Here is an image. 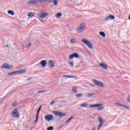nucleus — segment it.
I'll list each match as a JSON object with an SVG mask.
<instances>
[{
    "mask_svg": "<svg viewBox=\"0 0 130 130\" xmlns=\"http://www.w3.org/2000/svg\"><path fill=\"white\" fill-rule=\"evenodd\" d=\"M86 24L85 23H81L79 26L77 28L76 30L78 33H82L84 32L85 30H86Z\"/></svg>",
    "mask_w": 130,
    "mask_h": 130,
    "instance_id": "obj_1",
    "label": "nucleus"
},
{
    "mask_svg": "<svg viewBox=\"0 0 130 130\" xmlns=\"http://www.w3.org/2000/svg\"><path fill=\"white\" fill-rule=\"evenodd\" d=\"M103 105H102V104H96L90 105L89 106V107H92L93 108H96V107H97L98 110H103L104 107H103Z\"/></svg>",
    "mask_w": 130,
    "mask_h": 130,
    "instance_id": "obj_2",
    "label": "nucleus"
},
{
    "mask_svg": "<svg viewBox=\"0 0 130 130\" xmlns=\"http://www.w3.org/2000/svg\"><path fill=\"white\" fill-rule=\"evenodd\" d=\"M92 82L94 83V85L98 87H100V88L104 87V84H103V82L101 81H98L96 79H93Z\"/></svg>",
    "mask_w": 130,
    "mask_h": 130,
    "instance_id": "obj_3",
    "label": "nucleus"
},
{
    "mask_svg": "<svg viewBox=\"0 0 130 130\" xmlns=\"http://www.w3.org/2000/svg\"><path fill=\"white\" fill-rule=\"evenodd\" d=\"M53 114H54V115H55V116H58L59 117H60V118H62L63 116H66V113H63L58 111H53Z\"/></svg>",
    "mask_w": 130,
    "mask_h": 130,
    "instance_id": "obj_4",
    "label": "nucleus"
},
{
    "mask_svg": "<svg viewBox=\"0 0 130 130\" xmlns=\"http://www.w3.org/2000/svg\"><path fill=\"white\" fill-rule=\"evenodd\" d=\"M27 71L25 70L22 69L19 71L13 72L12 73H8V76H12L13 75H16V74H25Z\"/></svg>",
    "mask_w": 130,
    "mask_h": 130,
    "instance_id": "obj_5",
    "label": "nucleus"
},
{
    "mask_svg": "<svg viewBox=\"0 0 130 130\" xmlns=\"http://www.w3.org/2000/svg\"><path fill=\"white\" fill-rule=\"evenodd\" d=\"M11 113L12 116V117H14V118H19V117H20V114L17 109H15Z\"/></svg>",
    "mask_w": 130,
    "mask_h": 130,
    "instance_id": "obj_6",
    "label": "nucleus"
},
{
    "mask_svg": "<svg viewBox=\"0 0 130 130\" xmlns=\"http://www.w3.org/2000/svg\"><path fill=\"white\" fill-rule=\"evenodd\" d=\"M82 42H83V43H84V44L87 45V46L88 47H89L90 48V49H92V48H93V45L88 40H87L85 39H83L82 40Z\"/></svg>",
    "mask_w": 130,
    "mask_h": 130,
    "instance_id": "obj_7",
    "label": "nucleus"
},
{
    "mask_svg": "<svg viewBox=\"0 0 130 130\" xmlns=\"http://www.w3.org/2000/svg\"><path fill=\"white\" fill-rule=\"evenodd\" d=\"M45 119L46 121H50L53 120V115H47L45 116Z\"/></svg>",
    "mask_w": 130,
    "mask_h": 130,
    "instance_id": "obj_8",
    "label": "nucleus"
},
{
    "mask_svg": "<svg viewBox=\"0 0 130 130\" xmlns=\"http://www.w3.org/2000/svg\"><path fill=\"white\" fill-rule=\"evenodd\" d=\"M47 16H48V13H47L46 12L40 13L39 14V17H40V18H41V19H44V18H46V17H47Z\"/></svg>",
    "mask_w": 130,
    "mask_h": 130,
    "instance_id": "obj_9",
    "label": "nucleus"
},
{
    "mask_svg": "<svg viewBox=\"0 0 130 130\" xmlns=\"http://www.w3.org/2000/svg\"><path fill=\"white\" fill-rule=\"evenodd\" d=\"M41 0H33V1H30L28 2V4L29 5H36L38 3H40V4L41 3Z\"/></svg>",
    "mask_w": 130,
    "mask_h": 130,
    "instance_id": "obj_10",
    "label": "nucleus"
},
{
    "mask_svg": "<svg viewBox=\"0 0 130 130\" xmlns=\"http://www.w3.org/2000/svg\"><path fill=\"white\" fill-rule=\"evenodd\" d=\"M115 105L117 106H120V107H122L123 108H124L125 109H127V110H129V108H128V107H127V106L122 105L119 103H116Z\"/></svg>",
    "mask_w": 130,
    "mask_h": 130,
    "instance_id": "obj_11",
    "label": "nucleus"
},
{
    "mask_svg": "<svg viewBox=\"0 0 130 130\" xmlns=\"http://www.w3.org/2000/svg\"><path fill=\"white\" fill-rule=\"evenodd\" d=\"M1 68L2 69H5L6 70H10L13 68V66H11L9 64L4 63Z\"/></svg>",
    "mask_w": 130,
    "mask_h": 130,
    "instance_id": "obj_12",
    "label": "nucleus"
},
{
    "mask_svg": "<svg viewBox=\"0 0 130 130\" xmlns=\"http://www.w3.org/2000/svg\"><path fill=\"white\" fill-rule=\"evenodd\" d=\"M99 66L102 69H103V70H107V68H108V65L104 63H100Z\"/></svg>",
    "mask_w": 130,
    "mask_h": 130,
    "instance_id": "obj_13",
    "label": "nucleus"
},
{
    "mask_svg": "<svg viewBox=\"0 0 130 130\" xmlns=\"http://www.w3.org/2000/svg\"><path fill=\"white\" fill-rule=\"evenodd\" d=\"M110 20H114V16L110 15V16L106 17V18L105 19V21L106 22H107Z\"/></svg>",
    "mask_w": 130,
    "mask_h": 130,
    "instance_id": "obj_14",
    "label": "nucleus"
},
{
    "mask_svg": "<svg viewBox=\"0 0 130 130\" xmlns=\"http://www.w3.org/2000/svg\"><path fill=\"white\" fill-rule=\"evenodd\" d=\"M47 62H46V60H43L41 61L40 62V64L43 67V68H44L45 67H46V64Z\"/></svg>",
    "mask_w": 130,
    "mask_h": 130,
    "instance_id": "obj_15",
    "label": "nucleus"
},
{
    "mask_svg": "<svg viewBox=\"0 0 130 130\" xmlns=\"http://www.w3.org/2000/svg\"><path fill=\"white\" fill-rule=\"evenodd\" d=\"M48 66L50 67V68H54V62L51 60H50L49 61Z\"/></svg>",
    "mask_w": 130,
    "mask_h": 130,
    "instance_id": "obj_16",
    "label": "nucleus"
},
{
    "mask_svg": "<svg viewBox=\"0 0 130 130\" xmlns=\"http://www.w3.org/2000/svg\"><path fill=\"white\" fill-rule=\"evenodd\" d=\"M98 120H99L100 123L103 124V123H104V122H105V120H103L102 117H99Z\"/></svg>",
    "mask_w": 130,
    "mask_h": 130,
    "instance_id": "obj_17",
    "label": "nucleus"
},
{
    "mask_svg": "<svg viewBox=\"0 0 130 130\" xmlns=\"http://www.w3.org/2000/svg\"><path fill=\"white\" fill-rule=\"evenodd\" d=\"M46 2H49L50 4H51V3H52V2H53V0H41V3L42 4V3H46Z\"/></svg>",
    "mask_w": 130,
    "mask_h": 130,
    "instance_id": "obj_18",
    "label": "nucleus"
},
{
    "mask_svg": "<svg viewBox=\"0 0 130 130\" xmlns=\"http://www.w3.org/2000/svg\"><path fill=\"white\" fill-rule=\"evenodd\" d=\"M8 14H9V15H11V16H14L15 15V13H14L13 11H11V10H8Z\"/></svg>",
    "mask_w": 130,
    "mask_h": 130,
    "instance_id": "obj_19",
    "label": "nucleus"
},
{
    "mask_svg": "<svg viewBox=\"0 0 130 130\" xmlns=\"http://www.w3.org/2000/svg\"><path fill=\"white\" fill-rule=\"evenodd\" d=\"M100 35H101V36H102V37H104V38L106 37V35L105 34V32L103 31H100Z\"/></svg>",
    "mask_w": 130,
    "mask_h": 130,
    "instance_id": "obj_20",
    "label": "nucleus"
},
{
    "mask_svg": "<svg viewBox=\"0 0 130 130\" xmlns=\"http://www.w3.org/2000/svg\"><path fill=\"white\" fill-rule=\"evenodd\" d=\"M73 56L75 58H80V56H79V54L77 53H74L73 54Z\"/></svg>",
    "mask_w": 130,
    "mask_h": 130,
    "instance_id": "obj_21",
    "label": "nucleus"
},
{
    "mask_svg": "<svg viewBox=\"0 0 130 130\" xmlns=\"http://www.w3.org/2000/svg\"><path fill=\"white\" fill-rule=\"evenodd\" d=\"M72 91L73 93H78V91H77V87L73 86L72 88Z\"/></svg>",
    "mask_w": 130,
    "mask_h": 130,
    "instance_id": "obj_22",
    "label": "nucleus"
},
{
    "mask_svg": "<svg viewBox=\"0 0 130 130\" xmlns=\"http://www.w3.org/2000/svg\"><path fill=\"white\" fill-rule=\"evenodd\" d=\"M81 107H88L87 103H83L80 105Z\"/></svg>",
    "mask_w": 130,
    "mask_h": 130,
    "instance_id": "obj_23",
    "label": "nucleus"
},
{
    "mask_svg": "<svg viewBox=\"0 0 130 130\" xmlns=\"http://www.w3.org/2000/svg\"><path fill=\"white\" fill-rule=\"evenodd\" d=\"M27 16L29 17H34V14L32 12H29L27 14Z\"/></svg>",
    "mask_w": 130,
    "mask_h": 130,
    "instance_id": "obj_24",
    "label": "nucleus"
},
{
    "mask_svg": "<svg viewBox=\"0 0 130 130\" xmlns=\"http://www.w3.org/2000/svg\"><path fill=\"white\" fill-rule=\"evenodd\" d=\"M64 78H76V77L74 76H71V75H64L63 76Z\"/></svg>",
    "mask_w": 130,
    "mask_h": 130,
    "instance_id": "obj_25",
    "label": "nucleus"
},
{
    "mask_svg": "<svg viewBox=\"0 0 130 130\" xmlns=\"http://www.w3.org/2000/svg\"><path fill=\"white\" fill-rule=\"evenodd\" d=\"M61 16H62V14H61V13H57L56 15V17L57 19H59L60 17H61Z\"/></svg>",
    "mask_w": 130,
    "mask_h": 130,
    "instance_id": "obj_26",
    "label": "nucleus"
},
{
    "mask_svg": "<svg viewBox=\"0 0 130 130\" xmlns=\"http://www.w3.org/2000/svg\"><path fill=\"white\" fill-rule=\"evenodd\" d=\"M31 43L26 44L23 46V47H31Z\"/></svg>",
    "mask_w": 130,
    "mask_h": 130,
    "instance_id": "obj_27",
    "label": "nucleus"
},
{
    "mask_svg": "<svg viewBox=\"0 0 130 130\" xmlns=\"http://www.w3.org/2000/svg\"><path fill=\"white\" fill-rule=\"evenodd\" d=\"M93 95H95V93H89L87 95V96L88 98L93 97Z\"/></svg>",
    "mask_w": 130,
    "mask_h": 130,
    "instance_id": "obj_28",
    "label": "nucleus"
},
{
    "mask_svg": "<svg viewBox=\"0 0 130 130\" xmlns=\"http://www.w3.org/2000/svg\"><path fill=\"white\" fill-rule=\"evenodd\" d=\"M82 96H83V93H79L78 94H76V97H77V98H80L82 97Z\"/></svg>",
    "mask_w": 130,
    "mask_h": 130,
    "instance_id": "obj_29",
    "label": "nucleus"
},
{
    "mask_svg": "<svg viewBox=\"0 0 130 130\" xmlns=\"http://www.w3.org/2000/svg\"><path fill=\"white\" fill-rule=\"evenodd\" d=\"M73 118H74V117H70L69 119H68L67 121H66V123H68L69 121H71V120L73 119Z\"/></svg>",
    "mask_w": 130,
    "mask_h": 130,
    "instance_id": "obj_30",
    "label": "nucleus"
},
{
    "mask_svg": "<svg viewBox=\"0 0 130 130\" xmlns=\"http://www.w3.org/2000/svg\"><path fill=\"white\" fill-rule=\"evenodd\" d=\"M102 125H103V124L100 123V124L98 126V129H100V128L102 127Z\"/></svg>",
    "mask_w": 130,
    "mask_h": 130,
    "instance_id": "obj_31",
    "label": "nucleus"
},
{
    "mask_svg": "<svg viewBox=\"0 0 130 130\" xmlns=\"http://www.w3.org/2000/svg\"><path fill=\"white\" fill-rule=\"evenodd\" d=\"M47 130H53V126H50L47 128Z\"/></svg>",
    "mask_w": 130,
    "mask_h": 130,
    "instance_id": "obj_32",
    "label": "nucleus"
},
{
    "mask_svg": "<svg viewBox=\"0 0 130 130\" xmlns=\"http://www.w3.org/2000/svg\"><path fill=\"white\" fill-rule=\"evenodd\" d=\"M73 58H74V55H73V54H71L69 56V59H73Z\"/></svg>",
    "mask_w": 130,
    "mask_h": 130,
    "instance_id": "obj_33",
    "label": "nucleus"
},
{
    "mask_svg": "<svg viewBox=\"0 0 130 130\" xmlns=\"http://www.w3.org/2000/svg\"><path fill=\"white\" fill-rule=\"evenodd\" d=\"M44 92H46V90H40L38 91V93H40L41 94L42 93H44Z\"/></svg>",
    "mask_w": 130,
    "mask_h": 130,
    "instance_id": "obj_34",
    "label": "nucleus"
},
{
    "mask_svg": "<svg viewBox=\"0 0 130 130\" xmlns=\"http://www.w3.org/2000/svg\"><path fill=\"white\" fill-rule=\"evenodd\" d=\"M53 4H54V6H57V1L54 0L53 1Z\"/></svg>",
    "mask_w": 130,
    "mask_h": 130,
    "instance_id": "obj_35",
    "label": "nucleus"
},
{
    "mask_svg": "<svg viewBox=\"0 0 130 130\" xmlns=\"http://www.w3.org/2000/svg\"><path fill=\"white\" fill-rule=\"evenodd\" d=\"M38 116H36V120L35 121V123H36L37 121H38Z\"/></svg>",
    "mask_w": 130,
    "mask_h": 130,
    "instance_id": "obj_36",
    "label": "nucleus"
},
{
    "mask_svg": "<svg viewBox=\"0 0 130 130\" xmlns=\"http://www.w3.org/2000/svg\"><path fill=\"white\" fill-rule=\"evenodd\" d=\"M38 116H36V120L35 121V123H36L37 121H38Z\"/></svg>",
    "mask_w": 130,
    "mask_h": 130,
    "instance_id": "obj_37",
    "label": "nucleus"
},
{
    "mask_svg": "<svg viewBox=\"0 0 130 130\" xmlns=\"http://www.w3.org/2000/svg\"><path fill=\"white\" fill-rule=\"evenodd\" d=\"M69 64L71 67H74V62H69Z\"/></svg>",
    "mask_w": 130,
    "mask_h": 130,
    "instance_id": "obj_38",
    "label": "nucleus"
},
{
    "mask_svg": "<svg viewBox=\"0 0 130 130\" xmlns=\"http://www.w3.org/2000/svg\"><path fill=\"white\" fill-rule=\"evenodd\" d=\"M40 112V111L38 110L36 116H39V113Z\"/></svg>",
    "mask_w": 130,
    "mask_h": 130,
    "instance_id": "obj_39",
    "label": "nucleus"
},
{
    "mask_svg": "<svg viewBox=\"0 0 130 130\" xmlns=\"http://www.w3.org/2000/svg\"><path fill=\"white\" fill-rule=\"evenodd\" d=\"M127 102H128L129 103H130V95H128Z\"/></svg>",
    "mask_w": 130,
    "mask_h": 130,
    "instance_id": "obj_40",
    "label": "nucleus"
},
{
    "mask_svg": "<svg viewBox=\"0 0 130 130\" xmlns=\"http://www.w3.org/2000/svg\"><path fill=\"white\" fill-rule=\"evenodd\" d=\"M55 101H54L52 102H51L50 103L51 105H52V104H54V103H55Z\"/></svg>",
    "mask_w": 130,
    "mask_h": 130,
    "instance_id": "obj_41",
    "label": "nucleus"
},
{
    "mask_svg": "<svg viewBox=\"0 0 130 130\" xmlns=\"http://www.w3.org/2000/svg\"><path fill=\"white\" fill-rule=\"evenodd\" d=\"M13 106H14V107H16V106H17V104L14 103V104H13Z\"/></svg>",
    "mask_w": 130,
    "mask_h": 130,
    "instance_id": "obj_42",
    "label": "nucleus"
},
{
    "mask_svg": "<svg viewBox=\"0 0 130 130\" xmlns=\"http://www.w3.org/2000/svg\"><path fill=\"white\" fill-rule=\"evenodd\" d=\"M30 80H32V78H29L28 79H26V81H30Z\"/></svg>",
    "mask_w": 130,
    "mask_h": 130,
    "instance_id": "obj_43",
    "label": "nucleus"
},
{
    "mask_svg": "<svg viewBox=\"0 0 130 130\" xmlns=\"http://www.w3.org/2000/svg\"><path fill=\"white\" fill-rule=\"evenodd\" d=\"M41 107H42V106H40V107H39V108H38V110H41Z\"/></svg>",
    "mask_w": 130,
    "mask_h": 130,
    "instance_id": "obj_44",
    "label": "nucleus"
},
{
    "mask_svg": "<svg viewBox=\"0 0 130 130\" xmlns=\"http://www.w3.org/2000/svg\"><path fill=\"white\" fill-rule=\"evenodd\" d=\"M71 42L72 43H74V41H73V40H71Z\"/></svg>",
    "mask_w": 130,
    "mask_h": 130,
    "instance_id": "obj_45",
    "label": "nucleus"
},
{
    "mask_svg": "<svg viewBox=\"0 0 130 130\" xmlns=\"http://www.w3.org/2000/svg\"><path fill=\"white\" fill-rule=\"evenodd\" d=\"M40 21H41V22H42V23H43V20L40 19Z\"/></svg>",
    "mask_w": 130,
    "mask_h": 130,
    "instance_id": "obj_46",
    "label": "nucleus"
},
{
    "mask_svg": "<svg viewBox=\"0 0 130 130\" xmlns=\"http://www.w3.org/2000/svg\"><path fill=\"white\" fill-rule=\"evenodd\" d=\"M90 86H91V87H94V85H93V84H90Z\"/></svg>",
    "mask_w": 130,
    "mask_h": 130,
    "instance_id": "obj_47",
    "label": "nucleus"
},
{
    "mask_svg": "<svg viewBox=\"0 0 130 130\" xmlns=\"http://www.w3.org/2000/svg\"><path fill=\"white\" fill-rule=\"evenodd\" d=\"M6 47H9V45H7Z\"/></svg>",
    "mask_w": 130,
    "mask_h": 130,
    "instance_id": "obj_48",
    "label": "nucleus"
}]
</instances>
